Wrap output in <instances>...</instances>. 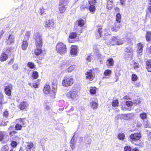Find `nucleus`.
<instances>
[{
    "instance_id": "f257e3e1",
    "label": "nucleus",
    "mask_w": 151,
    "mask_h": 151,
    "mask_svg": "<svg viewBox=\"0 0 151 151\" xmlns=\"http://www.w3.org/2000/svg\"><path fill=\"white\" fill-rule=\"evenodd\" d=\"M141 137V134L138 133L131 134L129 136V140L132 143L136 145H139L140 139Z\"/></svg>"
},
{
    "instance_id": "f03ea898",
    "label": "nucleus",
    "mask_w": 151,
    "mask_h": 151,
    "mask_svg": "<svg viewBox=\"0 0 151 151\" xmlns=\"http://www.w3.org/2000/svg\"><path fill=\"white\" fill-rule=\"evenodd\" d=\"M36 47H42V38L41 35L39 32L35 33L33 36Z\"/></svg>"
},
{
    "instance_id": "7ed1b4c3",
    "label": "nucleus",
    "mask_w": 151,
    "mask_h": 151,
    "mask_svg": "<svg viewBox=\"0 0 151 151\" xmlns=\"http://www.w3.org/2000/svg\"><path fill=\"white\" fill-rule=\"evenodd\" d=\"M66 45L61 42H58L56 46V50L61 55H63L67 52Z\"/></svg>"
},
{
    "instance_id": "20e7f679",
    "label": "nucleus",
    "mask_w": 151,
    "mask_h": 151,
    "mask_svg": "<svg viewBox=\"0 0 151 151\" xmlns=\"http://www.w3.org/2000/svg\"><path fill=\"white\" fill-rule=\"evenodd\" d=\"M74 82V80L73 78L65 76L62 81V84L64 86L67 87L71 86Z\"/></svg>"
},
{
    "instance_id": "39448f33",
    "label": "nucleus",
    "mask_w": 151,
    "mask_h": 151,
    "mask_svg": "<svg viewBox=\"0 0 151 151\" xmlns=\"http://www.w3.org/2000/svg\"><path fill=\"white\" fill-rule=\"evenodd\" d=\"M112 42L114 43L112 44L113 45H120L122 44L125 42V40L123 39H119L116 37L113 36L111 39Z\"/></svg>"
},
{
    "instance_id": "423d86ee",
    "label": "nucleus",
    "mask_w": 151,
    "mask_h": 151,
    "mask_svg": "<svg viewBox=\"0 0 151 151\" xmlns=\"http://www.w3.org/2000/svg\"><path fill=\"white\" fill-rule=\"evenodd\" d=\"M96 0H89V5L88 9L91 14H93L96 10L95 5L96 3Z\"/></svg>"
},
{
    "instance_id": "0eeeda50",
    "label": "nucleus",
    "mask_w": 151,
    "mask_h": 151,
    "mask_svg": "<svg viewBox=\"0 0 151 151\" xmlns=\"http://www.w3.org/2000/svg\"><path fill=\"white\" fill-rule=\"evenodd\" d=\"M69 2V0H60V6H62L60 7L59 11L61 13H63L66 10L65 6H66Z\"/></svg>"
},
{
    "instance_id": "6e6552de",
    "label": "nucleus",
    "mask_w": 151,
    "mask_h": 151,
    "mask_svg": "<svg viewBox=\"0 0 151 151\" xmlns=\"http://www.w3.org/2000/svg\"><path fill=\"white\" fill-rule=\"evenodd\" d=\"M66 96L70 99H76L78 97L77 92L76 91H71L68 93Z\"/></svg>"
},
{
    "instance_id": "1a4fd4ad",
    "label": "nucleus",
    "mask_w": 151,
    "mask_h": 151,
    "mask_svg": "<svg viewBox=\"0 0 151 151\" xmlns=\"http://www.w3.org/2000/svg\"><path fill=\"white\" fill-rule=\"evenodd\" d=\"M106 34L103 33L102 31V27L101 26H98L97 29L95 32V36L97 39H99L100 37L103 36L104 35Z\"/></svg>"
},
{
    "instance_id": "9d476101",
    "label": "nucleus",
    "mask_w": 151,
    "mask_h": 151,
    "mask_svg": "<svg viewBox=\"0 0 151 151\" xmlns=\"http://www.w3.org/2000/svg\"><path fill=\"white\" fill-rule=\"evenodd\" d=\"M44 24V26L48 29H52L54 28V23L52 20H46Z\"/></svg>"
},
{
    "instance_id": "9b49d317",
    "label": "nucleus",
    "mask_w": 151,
    "mask_h": 151,
    "mask_svg": "<svg viewBox=\"0 0 151 151\" xmlns=\"http://www.w3.org/2000/svg\"><path fill=\"white\" fill-rule=\"evenodd\" d=\"M15 41V37L14 35L9 34L8 37L6 38V44L10 45L14 43Z\"/></svg>"
},
{
    "instance_id": "f8f14e48",
    "label": "nucleus",
    "mask_w": 151,
    "mask_h": 151,
    "mask_svg": "<svg viewBox=\"0 0 151 151\" xmlns=\"http://www.w3.org/2000/svg\"><path fill=\"white\" fill-rule=\"evenodd\" d=\"M12 87V84L4 86V91L7 95L10 96L11 95Z\"/></svg>"
},
{
    "instance_id": "ddd939ff",
    "label": "nucleus",
    "mask_w": 151,
    "mask_h": 151,
    "mask_svg": "<svg viewBox=\"0 0 151 151\" xmlns=\"http://www.w3.org/2000/svg\"><path fill=\"white\" fill-rule=\"evenodd\" d=\"M121 25L118 23L115 22L112 25L110 28L112 31L116 32L120 28Z\"/></svg>"
},
{
    "instance_id": "4468645a",
    "label": "nucleus",
    "mask_w": 151,
    "mask_h": 151,
    "mask_svg": "<svg viewBox=\"0 0 151 151\" xmlns=\"http://www.w3.org/2000/svg\"><path fill=\"white\" fill-rule=\"evenodd\" d=\"M138 49L137 51V56L141 55L142 54L143 48V44L141 43H139L138 44Z\"/></svg>"
},
{
    "instance_id": "2eb2a0df",
    "label": "nucleus",
    "mask_w": 151,
    "mask_h": 151,
    "mask_svg": "<svg viewBox=\"0 0 151 151\" xmlns=\"http://www.w3.org/2000/svg\"><path fill=\"white\" fill-rule=\"evenodd\" d=\"M86 78L87 79H89L90 81H92L93 78L92 71L91 70H88L86 73Z\"/></svg>"
},
{
    "instance_id": "dca6fc26",
    "label": "nucleus",
    "mask_w": 151,
    "mask_h": 151,
    "mask_svg": "<svg viewBox=\"0 0 151 151\" xmlns=\"http://www.w3.org/2000/svg\"><path fill=\"white\" fill-rule=\"evenodd\" d=\"M57 91V85L53 83L52 84V91L53 93L50 94V96L52 98L54 99L55 97V93Z\"/></svg>"
},
{
    "instance_id": "f3484780",
    "label": "nucleus",
    "mask_w": 151,
    "mask_h": 151,
    "mask_svg": "<svg viewBox=\"0 0 151 151\" xmlns=\"http://www.w3.org/2000/svg\"><path fill=\"white\" fill-rule=\"evenodd\" d=\"M114 64V61L112 58L108 59L106 62V65L108 67H111L113 66Z\"/></svg>"
},
{
    "instance_id": "a211bd4d",
    "label": "nucleus",
    "mask_w": 151,
    "mask_h": 151,
    "mask_svg": "<svg viewBox=\"0 0 151 151\" xmlns=\"http://www.w3.org/2000/svg\"><path fill=\"white\" fill-rule=\"evenodd\" d=\"M77 47L74 45H72L70 51V54L72 55L76 56L78 52Z\"/></svg>"
},
{
    "instance_id": "6ab92c4d",
    "label": "nucleus",
    "mask_w": 151,
    "mask_h": 151,
    "mask_svg": "<svg viewBox=\"0 0 151 151\" xmlns=\"http://www.w3.org/2000/svg\"><path fill=\"white\" fill-rule=\"evenodd\" d=\"M28 106V104L26 102L23 101L18 106L19 108L21 110H23L27 108Z\"/></svg>"
},
{
    "instance_id": "aec40b11",
    "label": "nucleus",
    "mask_w": 151,
    "mask_h": 151,
    "mask_svg": "<svg viewBox=\"0 0 151 151\" xmlns=\"http://www.w3.org/2000/svg\"><path fill=\"white\" fill-rule=\"evenodd\" d=\"M132 53L124 52L123 58L126 60H130L132 58Z\"/></svg>"
},
{
    "instance_id": "412c9836",
    "label": "nucleus",
    "mask_w": 151,
    "mask_h": 151,
    "mask_svg": "<svg viewBox=\"0 0 151 151\" xmlns=\"http://www.w3.org/2000/svg\"><path fill=\"white\" fill-rule=\"evenodd\" d=\"M111 73V71L110 70H106L104 72V76L103 77V78H109L110 76Z\"/></svg>"
},
{
    "instance_id": "4be33fe9",
    "label": "nucleus",
    "mask_w": 151,
    "mask_h": 151,
    "mask_svg": "<svg viewBox=\"0 0 151 151\" xmlns=\"http://www.w3.org/2000/svg\"><path fill=\"white\" fill-rule=\"evenodd\" d=\"M146 68L148 72H151V60H148L146 62Z\"/></svg>"
},
{
    "instance_id": "5701e85b",
    "label": "nucleus",
    "mask_w": 151,
    "mask_h": 151,
    "mask_svg": "<svg viewBox=\"0 0 151 151\" xmlns=\"http://www.w3.org/2000/svg\"><path fill=\"white\" fill-rule=\"evenodd\" d=\"M28 43L27 41L23 40L22 44L21 46L22 49L23 50H25L28 47Z\"/></svg>"
},
{
    "instance_id": "b1692460",
    "label": "nucleus",
    "mask_w": 151,
    "mask_h": 151,
    "mask_svg": "<svg viewBox=\"0 0 151 151\" xmlns=\"http://www.w3.org/2000/svg\"><path fill=\"white\" fill-rule=\"evenodd\" d=\"M0 60L1 61H6L8 58V55L6 53L3 52L0 56Z\"/></svg>"
},
{
    "instance_id": "393cba45",
    "label": "nucleus",
    "mask_w": 151,
    "mask_h": 151,
    "mask_svg": "<svg viewBox=\"0 0 151 151\" xmlns=\"http://www.w3.org/2000/svg\"><path fill=\"white\" fill-rule=\"evenodd\" d=\"M43 92L46 94H48L50 91V86L48 85H46L44 88Z\"/></svg>"
},
{
    "instance_id": "a878e982",
    "label": "nucleus",
    "mask_w": 151,
    "mask_h": 151,
    "mask_svg": "<svg viewBox=\"0 0 151 151\" xmlns=\"http://www.w3.org/2000/svg\"><path fill=\"white\" fill-rule=\"evenodd\" d=\"M37 48L35 50L34 52L35 55H39L42 53V50L41 49L42 47H36Z\"/></svg>"
},
{
    "instance_id": "bb28decb",
    "label": "nucleus",
    "mask_w": 151,
    "mask_h": 151,
    "mask_svg": "<svg viewBox=\"0 0 151 151\" xmlns=\"http://www.w3.org/2000/svg\"><path fill=\"white\" fill-rule=\"evenodd\" d=\"M75 23L77 24L78 26L82 27L84 25L85 21L82 19H78Z\"/></svg>"
},
{
    "instance_id": "cd10ccee",
    "label": "nucleus",
    "mask_w": 151,
    "mask_h": 151,
    "mask_svg": "<svg viewBox=\"0 0 151 151\" xmlns=\"http://www.w3.org/2000/svg\"><path fill=\"white\" fill-rule=\"evenodd\" d=\"M70 143V147L73 150V146L75 145L76 143V140L74 138V136L72 137Z\"/></svg>"
},
{
    "instance_id": "c85d7f7f",
    "label": "nucleus",
    "mask_w": 151,
    "mask_h": 151,
    "mask_svg": "<svg viewBox=\"0 0 151 151\" xmlns=\"http://www.w3.org/2000/svg\"><path fill=\"white\" fill-rule=\"evenodd\" d=\"M84 142L86 144H89L91 143V138L89 136L87 135L84 137Z\"/></svg>"
},
{
    "instance_id": "c756f323",
    "label": "nucleus",
    "mask_w": 151,
    "mask_h": 151,
    "mask_svg": "<svg viewBox=\"0 0 151 151\" xmlns=\"http://www.w3.org/2000/svg\"><path fill=\"white\" fill-rule=\"evenodd\" d=\"M33 146V144L32 142H28L26 146V149L27 151H30V150Z\"/></svg>"
},
{
    "instance_id": "7c9ffc66",
    "label": "nucleus",
    "mask_w": 151,
    "mask_h": 151,
    "mask_svg": "<svg viewBox=\"0 0 151 151\" xmlns=\"http://www.w3.org/2000/svg\"><path fill=\"white\" fill-rule=\"evenodd\" d=\"M124 52L129 53H133V50L132 47L130 46H129L126 47L124 50Z\"/></svg>"
},
{
    "instance_id": "2f4dec72",
    "label": "nucleus",
    "mask_w": 151,
    "mask_h": 151,
    "mask_svg": "<svg viewBox=\"0 0 151 151\" xmlns=\"http://www.w3.org/2000/svg\"><path fill=\"white\" fill-rule=\"evenodd\" d=\"M90 106L93 109H96L98 108V104L95 101H92L90 103Z\"/></svg>"
},
{
    "instance_id": "473e14b6",
    "label": "nucleus",
    "mask_w": 151,
    "mask_h": 151,
    "mask_svg": "<svg viewBox=\"0 0 151 151\" xmlns=\"http://www.w3.org/2000/svg\"><path fill=\"white\" fill-rule=\"evenodd\" d=\"M116 23H119L121 21V15L119 13H117L116 15Z\"/></svg>"
},
{
    "instance_id": "72a5a7b5",
    "label": "nucleus",
    "mask_w": 151,
    "mask_h": 151,
    "mask_svg": "<svg viewBox=\"0 0 151 151\" xmlns=\"http://www.w3.org/2000/svg\"><path fill=\"white\" fill-rule=\"evenodd\" d=\"M96 57L99 59V60L101 63H103L104 56H102L101 54L98 52L96 54Z\"/></svg>"
},
{
    "instance_id": "f704fd0d",
    "label": "nucleus",
    "mask_w": 151,
    "mask_h": 151,
    "mask_svg": "<svg viewBox=\"0 0 151 151\" xmlns=\"http://www.w3.org/2000/svg\"><path fill=\"white\" fill-rule=\"evenodd\" d=\"M30 35V33L29 31L26 32L24 37V40L27 41L29 40Z\"/></svg>"
},
{
    "instance_id": "c9c22d12",
    "label": "nucleus",
    "mask_w": 151,
    "mask_h": 151,
    "mask_svg": "<svg viewBox=\"0 0 151 151\" xmlns=\"http://www.w3.org/2000/svg\"><path fill=\"white\" fill-rule=\"evenodd\" d=\"M27 65L31 69H33L35 68V65L34 63L32 62H28L27 64Z\"/></svg>"
},
{
    "instance_id": "e433bc0d",
    "label": "nucleus",
    "mask_w": 151,
    "mask_h": 151,
    "mask_svg": "<svg viewBox=\"0 0 151 151\" xmlns=\"http://www.w3.org/2000/svg\"><path fill=\"white\" fill-rule=\"evenodd\" d=\"M146 40L147 41L151 40V32H147L146 34Z\"/></svg>"
},
{
    "instance_id": "4c0bfd02",
    "label": "nucleus",
    "mask_w": 151,
    "mask_h": 151,
    "mask_svg": "<svg viewBox=\"0 0 151 151\" xmlns=\"http://www.w3.org/2000/svg\"><path fill=\"white\" fill-rule=\"evenodd\" d=\"M32 76L34 79H37L39 77L38 72L36 71H33Z\"/></svg>"
},
{
    "instance_id": "58836bf2",
    "label": "nucleus",
    "mask_w": 151,
    "mask_h": 151,
    "mask_svg": "<svg viewBox=\"0 0 151 151\" xmlns=\"http://www.w3.org/2000/svg\"><path fill=\"white\" fill-rule=\"evenodd\" d=\"M4 100L3 95L2 93H0V109H2V105L3 104L2 102Z\"/></svg>"
},
{
    "instance_id": "ea45409f",
    "label": "nucleus",
    "mask_w": 151,
    "mask_h": 151,
    "mask_svg": "<svg viewBox=\"0 0 151 151\" xmlns=\"http://www.w3.org/2000/svg\"><path fill=\"white\" fill-rule=\"evenodd\" d=\"M107 8L109 10H111L113 7V3L110 1L107 2Z\"/></svg>"
},
{
    "instance_id": "a19ab883",
    "label": "nucleus",
    "mask_w": 151,
    "mask_h": 151,
    "mask_svg": "<svg viewBox=\"0 0 151 151\" xmlns=\"http://www.w3.org/2000/svg\"><path fill=\"white\" fill-rule=\"evenodd\" d=\"M46 140L44 138H42L40 140V145L42 146V148L44 150V145L45 143Z\"/></svg>"
},
{
    "instance_id": "79ce46f5",
    "label": "nucleus",
    "mask_w": 151,
    "mask_h": 151,
    "mask_svg": "<svg viewBox=\"0 0 151 151\" xmlns=\"http://www.w3.org/2000/svg\"><path fill=\"white\" fill-rule=\"evenodd\" d=\"M96 88L95 87H91L90 89V92L91 94H95L96 92Z\"/></svg>"
},
{
    "instance_id": "37998d69",
    "label": "nucleus",
    "mask_w": 151,
    "mask_h": 151,
    "mask_svg": "<svg viewBox=\"0 0 151 151\" xmlns=\"http://www.w3.org/2000/svg\"><path fill=\"white\" fill-rule=\"evenodd\" d=\"M77 34L76 32H72L69 35V37L70 39H73L75 38Z\"/></svg>"
},
{
    "instance_id": "c03bdc74",
    "label": "nucleus",
    "mask_w": 151,
    "mask_h": 151,
    "mask_svg": "<svg viewBox=\"0 0 151 151\" xmlns=\"http://www.w3.org/2000/svg\"><path fill=\"white\" fill-rule=\"evenodd\" d=\"M126 106L127 107H130L132 106L133 104V102L131 101H127L125 102Z\"/></svg>"
},
{
    "instance_id": "a18cd8bd",
    "label": "nucleus",
    "mask_w": 151,
    "mask_h": 151,
    "mask_svg": "<svg viewBox=\"0 0 151 151\" xmlns=\"http://www.w3.org/2000/svg\"><path fill=\"white\" fill-rule=\"evenodd\" d=\"M6 134V132H4L0 131V141H1L4 139Z\"/></svg>"
},
{
    "instance_id": "49530a36",
    "label": "nucleus",
    "mask_w": 151,
    "mask_h": 151,
    "mask_svg": "<svg viewBox=\"0 0 151 151\" xmlns=\"http://www.w3.org/2000/svg\"><path fill=\"white\" fill-rule=\"evenodd\" d=\"M139 116L142 119L144 120L147 118V114L145 113L142 112L140 114Z\"/></svg>"
},
{
    "instance_id": "de8ad7c7",
    "label": "nucleus",
    "mask_w": 151,
    "mask_h": 151,
    "mask_svg": "<svg viewBox=\"0 0 151 151\" xmlns=\"http://www.w3.org/2000/svg\"><path fill=\"white\" fill-rule=\"evenodd\" d=\"M44 12V9L43 7H42L39 9V10L38 12V13L40 15H43L44 14H45Z\"/></svg>"
},
{
    "instance_id": "09e8293b",
    "label": "nucleus",
    "mask_w": 151,
    "mask_h": 151,
    "mask_svg": "<svg viewBox=\"0 0 151 151\" xmlns=\"http://www.w3.org/2000/svg\"><path fill=\"white\" fill-rule=\"evenodd\" d=\"M124 137L125 135L122 133L119 134L118 136V138L120 140H123L124 139Z\"/></svg>"
},
{
    "instance_id": "8fccbe9b",
    "label": "nucleus",
    "mask_w": 151,
    "mask_h": 151,
    "mask_svg": "<svg viewBox=\"0 0 151 151\" xmlns=\"http://www.w3.org/2000/svg\"><path fill=\"white\" fill-rule=\"evenodd\" d=\"M112 106L114 107H116L118 106L119 104V101L118 100H113L112 103Z\"/></svg>"
},
{
    "instance_id": "3c124183",
    "label": "nucleus",
    "mask_w": 151,
    "mask_h": 151,
    "mask_svg": "<svg viewBox=\"0 0 151 151\" xmlns=\"http://www.w3.org/2000/svg\"><path fill=\"white\" fill-rule=\"evenodd\" d=\"M143 125L145 128L150 127V124L147 121H144Z\"/></svg>"
},
{
    "instance_id": "603ef678",
    "label": "nucleus",
    "mask_w": 151,
    "mask_h": 151,
    "mask_svg": "<svg viewBox=\"0 0 151 151\" xmlns=\"http://www.w3.org/2000/svg\"><path fill=\"white\" fill-rule=\"evenodd\" d=\"M132 81H136L138 78L137 76L135 74H132Z\"/></svg>"
},
{
    "instance_id": "864d4df0",
    "label": "nucleus",
    "mask_w": 151,
    "mask_h": 151,
    "mask_svg": "<svg viewBox=\"0 0 151 151\" xmlns=\"http://www.w3.org/2000/svg\"><path fill=\"white\" fill-rule=\"evenodd\" d=\"M22 127V125L21 124H16L15 126V129L17 130H21Z\"/></svg>"
},
{
    "instance_id": "5fc2aeb1",
    "label": "nucleus",
    "mask_w": 151,
    "mask_h": 151,
    "mask_svg": "<svg viewBox=\"0 0 151 151\" xmlns=\"http://www.w3.org/2000/svg\"><path fill=\"white\" fill-rule=\"evenodd\" d=\"M18 143L17 142L14 140L12 141L11 145L12 147L14 148L17 145Z\"/></svg>"
},
{
    "instance_id": "6e6d98bb",
    "label": "nucleus",
    "mask_w": 151,
    "mask_h": 151,
    "mask_svg": "<svg viewBox=\"0 0 151 151\" xmlns=\"http://www.w3.org/2000/svg\"><path fill=\"white\" fill-rule=\"evenodd\" d=\"M121 109L123 111H125L126 110H131L130 107H127L126 105L123 106L121 107Z\"/></svg>"
},
{
    "instance_id": "4d7b16f0",
    "label": "nucleus",
    "mask_w": 151,
    "mask_h": 151,
    "mask_svg": "<svg viewBox=\"0 0 151 151\" xmlns=\"http://www.w3.org/2000/svg\"><path fill=\"white\" fill-rule=\"evenodd\" d=\"M133 103L135 105H137L140 104L141 103V101L140 100V99H139L134 100Z\"/></svg>"
},
{
    "instance_id": "13d9d810",
    "label": "nucleus",
    "mask_w": 151,
    "mask_h": 151,
    "mask_svg": "<svg viewBox=\"0 0 151 151\" xmlns=\"http://www.w3.org/2000/svg\"><path fill=\"white\" fill-rule=\"evenodd\" d=\"M124 149L125 151H131L132 150V147L129 146H125Z\"/></svg>"
},
{
    "instance_id": "bf43d9fd",
    "label": "nucleus",
    "mask_w": 151,
    "mask_h": 151,
    "mask_svg": "<svg viewBox=\"0 0 151 151\" xmlns=\"http://www.w3.org/2000/svg\"><path fill=\"white\" fill-rule=\"evenodd\" d=\"M120 74L118 72H116L115 73V78L116 79V82H117L119 79V77L120 75Z\"/></svg>"
},
{
    "instance_id": "052dcab7",
    "label": "nucleus",
    "mask_w": 151,
    "mask_h": 151,
    "mask_svg": "<svg viewBox=\"0 0 151 151\" xmlns=\"http://www.w3.org/2000/svg\"><path fill=\"white\" fill-rule=\"evenodd\" d=\"M130 114H124V118L126 120H128L130 118Z\"/></svg>"
},
{
    "instance_id": "680f3d73",
    "label": "nucleus",
    "mask_w": 151,
    "mask_h": 151,
    "mask_svg": "<svg viewBox=\"0 0 151 151\" xmlns=\"http://www.w3.org/2000/svg\"><path fill=\"white\" fill-rule=\"evenodd\" d=\"M75 65H71L70 66L68 69V71L69 72L72 71L75 68Z\"/></svg>"
},
{
    "instance_id": "e2e57ef3",
    "label": "nucleus",
    "mask_w": 151,
    "mask_h": 151,
    "mask_svg": "<svg viewBox=\"0 0 151 151\" xmlns=\"http://www.w3.org/2000/svg\"><path fill=\"white\" fill-rule=\"evenodd\" d=\"M134 69L136 68H139V63L137 62H134Z\"/></svg>"
},
{
    "instance_id": "0e129e2a",
    "label": "nucleus",
    "mask_w": 151,
    "mask_h": 151,
    "mask_svg": "<svg viewBox=\"0 0 151 151\" xmlns=\"http://www.w3.org/2000/svg\"><path fill=\"white\" fill-rule=\"evenodd\" d=\"M13 68L15 70H17L18 69V64H14L13 65Z\"/></svg>"
},
{
    "instance_id": "69168bd1",
    "label": "nucleus",
    "mask_w": 151,
    "mask_h": 151,
    "mask_svg": "<svg viewBox=\"0 0 151 151\" xmlns=\"http://www.w3.org/2000/svg\"><path fill=\"white\" fill-rule=\"evenodd\" d=\"M14 48L13 47H11L9 48L8 47L6 50V52L8 53L9 52H10L11 50H13Z\"/></svg>"
},
{
    "instance_id": "338daca9",
    "label": "nucleus",
    "mask_w": 151,
    "mask_h": 151,
    "mask_svg": "<svg viewBox=\"0 0 151 151\" xmlns=\"http://www.w3.org/2000/svg\"><path fill=\"white\" fill-rule=\"evenodd\" d=\"M8 115L9 113L8 111H5L4 112L3 115L4 116L7 117L8 116Z\"/></svg>"
},
{
    "instance_id": "774afa93",
    "label": "nucleus",
    "mask_w": 151,
    "mask_h": 151,
    "mask_svg": "<svg viewBox=\"0 0 151 151\" xmlns=\"http://www.w3.org/2000/svg\"><path fill=\"white\" fill-rule=\"evenodd\" d=\"M93 51L95 53H96V54H97V53H98L99 50L96 47H94L93 48Z\"/></svg>"
}]
</instances>
